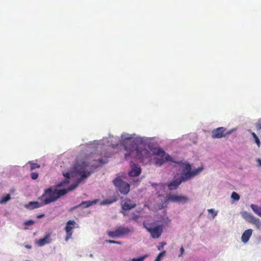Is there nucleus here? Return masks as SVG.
<instances>
[{"label": "nucleus", "instance_id": "1", "mask_svg": "<svg viewBox=\"0 0 261 261\" xmlns=\"http://www.w3.org/2000/svg\"><path fill=\"white\" fill-rule=\"evenodd\" d=\"M138 142V140L129 135L121 136V143L124 146L125 151V160L134 158L143 162L145 159L150 158L151 155L153 154V152L151 153L147 149L139 146Z\"/></svg>", "mask_w": 261, "mask_h": 261}, {"label": "nucleus", "instance_id": "2", "mask_svg": "<svg viewBox=\"0 0 261 261\" xmlns=\"http://www.w3.org/2000/svg\"><path fill=\"white\" fill-rule=\"evenodd\" d=\"M107 162V159L93 160L90 159L88 162H82L76 164L73 168V171L76 174L80 175L81 177L68 188V189L66 190L67 192L74 189L82 181L89 176L91 173L93 172V169L101 166Z\"/></svg>", "mask_w": 261, "mask_h": 261}, {"label": "nucleus", "instance_id": "3", "mask_svg": "<svg viewBox=\"0 0 261 261\" xmlns=\"http://www.w3.org/2000/svg\"><path fill=\"white\" fill-rule=\"evenodd\" d=\"M67 191L65 189L61 190H53L52 188H48L44 190L43 194L38 198L40 201H43L45 205L56 201L61 196L65 195Z\"/></svg>", "mask_w": 261, "mask_h": 261}, {"label": "nucleus", "instance_id": "4", "mask_svg": "<svg viewBox=\"0 0 261 261\" xmlns=\"http://www.w3.org/2000/svg\"><path fill=\"white\" fill-rule=\"evenodd\" d=\"M184 169L182 170L181 175L179 178L182 182L189 180L191 178L195 177L199 174L203 170L202 167H200L197 169L191 171L192 167L190 164L182 163L181 165Z\"/></svg>", "mask_w": 261, "mask_h": 261}, {"label": "nucleus", "instance_id": "5", "mask_svg": "<svg viewBox=\"0 0 261 261\" xmlns=\"http://www.w3.org/2000/svg\"><path fill=\"white\" fill-rule=\"evenodd\" d=\"M143 225L153 239L159 238L163 233V227L162 225H156L155 222H143Z\"/></svg>", "mask_w": 261, "mask_h": 261}, {"label": "nucleus", "instance_id": "6", "mask_svg": "<svg viewBox=\"0 0 261 261\" xmlns=\"http://www.w3.org/2000/svg\"><path fill=\"white\" fill-rule=\"evenodd\" d=\"M134 232L133 227L119 226L113 231H109L108 235L112 238H117L132 233Z\"/></svg>", "mask_w": 261, "mask_h": 261}, {"label": "nucleus", "instance_id": "7", "mask_svg": "<svg viewBox=\"0 0 261 261\" xmlns=\"http://www.w3.org/2000/svg\"><path fill=\"white\" fill-rule=\"evenodd\" d=\"M120 205L121 207L120 213L124 216L127 215V211L135 208L137 206L136 202L128 198H125L122 200L120 202Z\"/></svg>", "mask_w": 261, "mask_h": 261}, {"label": "nucleus", "instance_id": "8", "mask_svg": "<svg viewBox=\"0 0 261 261\" xmlns=\"http://www.w3.org/2000/svg\"><path fill=\"white\" fill-rule=\"evenodd\" d=\"M113 182L115 186L118 189L121 193L126 195L129 192V185L122 180L121 178H116Z\"/></svg>", "mask_w": 261, "mask_h": 261}, {"label": "nucleus", "instance_id": "9", "mask_svg": "<svg viewBox=\"0 0 261 261\" xmlns=\"http://www.w3.org/2000/svg\"><path fill=\"white\" fill-rule=\"evenodd\" d=\"M241 214L242 218L246 222L254 225L257 229L260 228L261 222L259 219L254 217L251 214L246 211H243Z\"/></svg>", "mask_w": 261, "mask_h": 261}, {"label": "nucleus", "instance_id": "10", "mask_svg": "<svg viewBox=\"0 0 261 261\" xmlns=\"http://www.w3.org/2000/svg\"><path fill=\"white\" fill-rule=\"evenodd\" d=\"M150 150L152 151L153 155H159L161 157L165 156L166 161H170L179 165L182 163L181 161H176L168 154H166L165 151L161 148H154L152 149H150Z\"/></svg>", "mask_w": 261, "mask_h": 261}, {"label": "nucleus", "instance_id": "11", "mask_svg": "<svg viewBox=\"0 0 261 261\" xmlns=\"http://www.w3.org/2000/svg\"><path fill=\"white\" fill-rule=\"evenodd\" d=\"M166 201L177 203H186L189 201V198L186 196L173 194L167 196Z\"/></svg>", "mask_w": 261, "mask_h": 261}, {"label": "nucleus", "instance_id": "12", "mask_svg": "<svg viewBox=\"0 0 261 261\" xmlns=\"http://www.w3.org/2000/svg\"><path fill=\"white\" fill-rule=\"evenodd\" d=\"M75 224L76 223L73 220H69L67 222L65 227V230L66 232V236L65 239L66 242H67L71 238L73 233L72 229Z\"/></svg>", "mask_w": 261, "mask_h": 261}, {"label": "nucleus", "instance_id": "13", "mask_svg": "<svg viewBox=\"0 0 261 261\" xmlns=\"http://www.w3.org/2000/svg\"><path fill=\"white\" fill-rule=\"evenodd\" d=\"M226 129L223 127H220L212 131L213 138H221L229 133H226Z\"/></svg>", "mask_w": 261, "mask_h": 261}, {"label": "nucleus", "instance_id": "14", "mask_svg": "<svg viewBox=\"0 0 261 261\" xmlns=\"http://www.w3.org/2000/svg\"><path fill=\"white\" fill-rule=\"evenodd\" d=\"M130 166L131 167V170L128 172L129 176L132 177L137 176L140 174L141 169L140 167L133 162H130Z\"/></svg>", "mask_w": 261, "mask_h": 261}, {"label": "nucleus", "instance_id": "15", "mask_svg": "<svg viewBox=\"0 0 261 261\" xmlns=\"http://www.w3.org/2000/svg\"><path fill=\"white\" fill-rule=\"evenodd\" d=\"M253 230L251 229L246 230L242 234L241 241L244 243H246L249 240L252 234Z\"/></svg>", "mask_w": 261, "mask_h": 261}, {"label": "nucleus", "instance_id": "16", "mask_svg": "<svg viewBox=\"0 0 261 261\" xmlns=\"http://www.w3.org/2000/svg\"><path fill=\"white\" fill-rule=\"evenodd\" d=\"M181 183V181L178 178L174 179L172 182L169 183L167 186L169 190H174L177 189Z\"/></svg>", "mask_w": 261, "mask_h": 261}, {"label": "nucleus", "instance_id": "17", "mask_svg": "<svg viewBox=\"0 0 261 261\" xmlns=\"http://www.w3.org/2000/svg\"><path fill=\"white\" fill-rule=\"evenodd\" d=\"M50 237V233L47 234L44 238L40 239L37 242L38 245L40 247H41L45 245V244H49L50 242V240L49 239Z\"/></svg>", "mask_w": 261, "mask_h": 261}, {"label": "nucleus", "instance_id": "18", "mask_svg": "<svg viewBox=\"0 0 261 261\" xmlns=\"http://www.w3.org/2000/svg\"><path fill=\"white\" fill-rule=\"evenodd\" d=\"M45 205L43 203V201H40V202L38 201H31L29 203L28 207L30 209H34L40 207Z\"/></svg>", "mask_w": 261, "mask_h": 261}, {"label": "nucleus", "instance_id": "19", "mask_svg": "<svg viewBox=\"0 0 261 261\" xmlns=\"http://www.w3.org/2000/svg\"><path fill=\"white\" fill-rule=\"evenodd\" d=\"M64 176L66 178L65 180L61 182L57 185V187H60L61 186H64L66 185H67L69 183V179L70 178V174L68 172L64 174Z\"/></svg>", "mask_w": 261, "mask_h": 261}, {"label": "nucleus", "instance_id": "20", "mask_svg": "<svg viewBox=\"0 0 261 261\" xmlns=\"http://www.w3.org/2000/svg\"><path fill=\"white\" fill-rule=\"evenodd\" d=\"M251 207L256 214L261 217V207L255 204H251Z\"/></svg>", "mask_w": 261, "mask_h": 261}, {"label": "nucleus", "instance_id": "21", "mask_svg": "<svg viewBox=\"0 0 261 261\" xmlns=\"http://www.w3.org/2000/svg\"><path fill=\"white\" fill-rule=\"evenodd\" d=\"M97 202V200L94 201H83L79 206H83L84 207H88L91 206L93 204H95Z\"/></svg>", "mask_w": 261, "mask_h": 261}, {"label": "nucleus", "instance_id": "22", "mask_svg": "<svg viewBox=\"0 0 261 261\" xmlns=\"http://www.w3.org/2000/svg\"><path fill=\"white\" fill-rule=\"evenodd\" d=\"M165 162L164 160L163 157H161V158H155V164L156 166H162Z\"/></svg>", "mask_w": 261, "mask_h": 261}, {"label": "nucleus", "instance_id": "23", "mask_svg": "<svg viewBox=\"0 0 261 261\" xmlns=\"http://www.w3.org/2000/svg\"><path fill=\"white\" fill-rule=\"evenodd\" d=\"M11 199L10 195L8 194L0 199V203L3 204L8 202Z\"/></svg>", "mask_w": 261, "mask_h": 261}, {"label": "nucleus", "instance_id": "24", "mask_svg": "<svg viewBox=\"0 0 261 261\" xmlns=\"http://www.w3.org/2000/svg\"><path fill=\"white\" fill-rule=\"evenodd\" d=\"M28 163L30 164V170H33L36 168H39L40 167V165L36 164V163H33L31 161L29 162Z\"/></svg>", "mask_w": 261, "mask_h": 261}, {"label": "nucleus", "instance_id": "25", "mask_svg": "<svg viewBox=\"0 0 261 261\" xmlns=\"http://www.w3.org/2000/svg\"><path fill=\"white\" fill-rule=\"evenodd\" d=\"M116 201V199H106L105 200H103L101 202V204H103V205H107V204H112L115 202Z\"/></svg>", "mask_w": 261, "mask_h": 261}, {"label": "nucleus", "instance_id": "26", "mask_svg": "<svg viewBox=\"0 0 261 261\" xmlns=\"http://www.w3.org/2000/svg\"><path fill=\"white\" fill-rule=\"evenodd\" d=\"M231 197L235 200H239L240 199L239 195L235 192L232 193Z\"/></svg>", "mask_w": 261, "mask_h": 261}, {"label": "nucleus", "instance_id": "27", "mask_svg": "<svg viewBox=\"0 0 261 261\" xmlns=\"http://www.w3.org/2000/svg\"><path fill=\"white\" fill-rule=\"evenodd\" d=\"M166 254V251H163L161 252H160L158 255L157 256V257H156L155 259L154 260V261H160L161 260V258L164 255H165V254Z\"/></svg>", "mask_w": 261, "mask_h": 261}, {"label": "nucleus", "instance_id": "28", "mask_svg": "<svg viewBox=\"0 0 261 261\" xmlns=\"http://www.w3.org/2000/svg\"><path fill=\"white\" fill-rule=\"evenodd\" d=\"M208 212L209 213L211 214L212 215V218H214L216 215H217V212H215L213 209H209L208 210Z\"/></svg>", "mask_w": 261, "mask_h": 261}, {"label": "nucleus", "instance_id": "29", "mask_svg": "<svg viewBox=\"0 0 261 261\" xmlns=\"http://www.w3.org/2000/svg\"><path fill=\"white\" fill-rule=\"evenodd\" d=\"M30 176L32 179L35 180L38 177V174L37 172H32Z\"/></svg>", "mask_w": 261, "mask_h": 261}, {"label": "nucleus", "instance_id": "30", "mask_svg": "<svg viewBox=\"0 0 261 261\" xmlns=\"http://www.w3.org/2000/svg\"><path fill=\"white\" fill-rule=\"evenodd\" d=\"M106 242H107L108 243H110V244H119V245L122 244V242H121L120 241H114V240H106Z\"/></svg>", "mask_w": 261, "mask_h": 261}, {"label": "nucleus", "instance_id": "31", "mask_svg": "<svg viewBox=\"0 0 261 261\" xmlns=\"http://www.w3.org/2000/svg\"><path fill=\"white\" fill-rule=\"evenodd\" d=\"M34 221L33 220H30L26 221L24 223V224L25 226H30V225H32L33 224H34Z\"/></svg>", "mask_w": 261, "mask_h": 261}, {"label": "nucleus", "instance_id": "32", "mask_svg": "<svg viewBox=\"0 0 261 261\" xmlns=\"http://www.w3.org/2000/svg\"><path fill=\"white\" fill-rule=\"evenodd\" d=\"M138 218H139V216L134 214V215L133 216V217L132 218H129L128 221H130L131 220H135L136 221H137Z\"/></svg>", "mask_w": 261, "mask_h": 261}, {"label": "nucleus", "instance_id": "33", "mask_svg": "<svg viewBox=\"0 0 261 261\" xmlns=\"http://www.w3.org/2000/svg\"><path fill=\"white\" fill-rule=\"evenodd\" d=\"M254 140H255V142L256 143L257 146L258 147H259L260 146V140H259V138H258L257 136L255 137Z\"/></svg>", "mask_w": 261, "mask_h": 261}, {"label": "nucleus", "instance_id": "34", "mask_svg": "<svg viewBox=\"0 0 261 261\" xmlns=\"http://www.w3.org/2000/svg\"><path fill=\"white\" fill-rule=\"evenodd\" d=\"M166 244V243L165 242H162V243H161V245L158 246L157 247L158 249L159 250H161L162 248H163V247H164V245H165Z\"/></svg>", "mask_w": 261, "mask_h": 261}, {"label": "nucleus", "instance_id": "35", "mask_svg": "<svg viewBox=\"0 0 261 261\" xmlns=\"http://www.w3.org/2000/svg\"><path fill=\"white\" fill-rule=\"evenodd\" d=\"M256 127L258 129H261V118L258 120V121L256 124Z\"/></svg>", "mask_w": 261, "mask_h": 261}, {"label": "nucleus", "instance_id": "36", "mask_svg": "<svg viewBox=\"0 0 261 261\" xmlns=\"http://www.w3.org/2000/svg\"><path fill=\"white\" fill-rule=\"evenodd\" d=\"M180 254L179 255V257L182 256V255L183 254V253L184 252V249L182 247L180 248Z\"/></svg>", "mask_w": 261, "mask_h": 261}, {"label": "nucleus", "instance_id": "37", "mask_svg": "<svg viewBox=\"0 0 261 261\" xmlns=\"http://www.w3.org/2000/svg\"><path fill=\"white\" fill-rule=\"evenodd\" d=\"M44 216V214H40V215H37V218L38 219H40L41 218H43V217Z\"/></svg>", "mask_w": 261, "mask_h": 261}, {"label": "nucleus", "instance_id": "38", "mask_svg": "<svg viewBox=\"0 0 261 261\" xmlns=\"http://www.w3.org/2000/svg\"><path fill=\"white\" fill-rule=\"evenodd\" d=\"M257 162L258 164V166L261 167V160L259 159H257Z\"/></svg>", "mask_w": 261, "mask_h": 261}, {"label": "nucleus", "instance_id": "39", "mask_svg": "<svg viewBox=\"0 0 261 261\" xmlns=\"http://www.w3.org/2000/svg\"><path fill=\"white\" fill-rule=\"evenodd\" d=\"M251 135L254 139L255 138V137H257L256 135L254 133H252Z\"/></svg>", "mask_w": 261, "mask_h": 261}]
</instances>
